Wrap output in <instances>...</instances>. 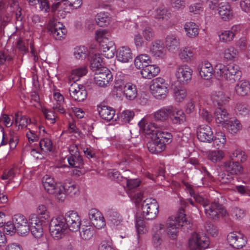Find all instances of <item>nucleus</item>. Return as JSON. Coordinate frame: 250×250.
<instances>
[{
    "label": "nucleus",
    "instance_id": "nucleus-30",
    "mask_svg": "<svg viewBox=\"0 0 250 250\" xmlns=\"http://www.w3.org/2000/svg\"><path fill=\"white\" fill-rule=\"evenodd\" d=\"M189 163L194 166V168L196 169V173L201 174L203 176L201 177V181L199 183H195L194 185L196 187H201L204 185L203 182L204 176H209L210 173L208 171L206 168L199 164L198 161L195 158H190L189 160Z\"/></svg>",
    "mask_w": 250,
    "mask_h": 250
},
{
    "label": "nucleus",
    "instance_id": "nucleus-62",
    "mask_svg": "<svg viewBox=\"0 0 250 250\" xmlns=\"http://www.w3.org/2000/svg\"><path fill=\"white\" fill-rule=\"evenodd\" d=\"M11 7H13L14 10H16V23L18 24L20 26L22 25V16L21 14V8L19 7L17 0H13Z\"/></svg>",
    "mask_w": 250,
    "mask_h": 250
},
{
    "label": "nucleus",
    "instance_id": "nucleus-64",
    "mask_svg": "<svg viewBox=\"0 0 250 250\" xmlns=\"http://www.w3.org/2000/svg\"><path fill=\"white\" fill-rule=\"evenodd\" d=\"M15 124L16 125L21 127V128L26 127L31 123V120L28 119L25 116H21L19 113L15 114Z\"/></svg>",
    "mask_w": 250,
    "mask_h": 250
},
{
    "label": "nucleus",
    "instance_id": "nucleus-35",
    "mask_svg": "<svg viewBox=\"0 0 250 250\" xmlns=\"http://www.w3.org/2000/svg\"><path fill=\"white\" fill-rule=\"evenodd\" d=\"M229 97L221 91H213L210 95V99L214 105L221 106L228 102Z\"/></svg>",
    "mask_w": 250,
    "mask_h": 250
},
{
    "label": "nucleus",
    "instance_id": "nucleus-5",
    "mask_svg": "<svg viewBox=\"0 0 250 250\" xmlns=\"http://www.w3.org/2000/svg\"><path fill=\"white\" fill-rule=\"evenodd\" d=\"M42 184L45 190L52 195L59 201L63 202V185L56 182L50 175H45L42 178Z\"/></svg>",
    "mask_w": 250,
    "mask_h": 250
},
{
    "label": "nucleus",
    "instance_id": "nucleus-33",
    "mask_svg": "<svg viewBox=\"0 0 250 250\" xmlns=\"http://www.w3.org/2000/svg\"><path fill=\"white\" fill-rule=\"evenodd\" d=\"M110 221L112 224L113 229L119 233V236L122 239L127 237L126 233L127 229L126 227L122 223V219L118 217L116 218H110Z\"/></svg>",
    "mask_w": 250,
    "mask_h": 250
},
{
    "label": "nucleus",
    "instance_id": "nucleus-44",
    "mask_svg": "<svg viewBox=\"0 0 250 250\" xmlns=\"http://www.w3.org/2000/svg\"><path fill=\"white\" fill-rule=\"evenodd\" d=\"M98 110L101 118L106 121L111 120L115 115V110L110 107L98 106Z\"/></svg>",
    "mask_w": 250,
    "mask_h": 250
},
{
    "label": "nucleus",
    "instance_id": "nucleus-17",
    "mask_svg": "<svg viewBox=\"0 0 250 250\" xmlns=\"http://www.w3.org/2000/svg\"><path fill=\"white\" fill-rule=\"evenodd\" d=\"M196 134L198 139L204 143H211L214 138L211 128L206 125L198 126L196 129Z\"/></svg>",
    "mask_w": 250,
    "mask_h": 250
},
{
    "label": "nucleus",
    "instance_id": "nucleus-63",
    "mask_svg": "<svg viewBox=\"0 0 250 250\" xmlns=\"http://www.w3.org/2000/svg\"><path fill=\"white\" fill-rule=\"evenodd\" d=\"M37 215L44 220H48L50 217V213L47 207L44 204L39 205L36 208Z\"/></svg>",
    "mask_w": 250,
    "mask_h": 250
},
{
    "label": "nucleus",
    "instance_id": "nucleus-22",
    "mask_svg": "<svg viewBox=\"0 0 250 250\" xmlns=\"http://www.w3.org/2000/svg\"><path fill=\"white\" fill-rule=\"evenodd\" d=\"M223 167L225 171L231 175H238L242 174L243 172V168L239 163L230 159L224 162Z\"/></svg>",
    "mask_w": 250,
    "mask_h": 250
},
{
    "label": "nucleus",
    "instance_id": "nucleus-47",
    "mask_svg": "<svg viewBox=\"0 0 250 250\" xmlns=\"http://www.w3.org/2000/svg\"><path fill=\"white\" fill-rule=\"evenodd\" d=\"M103 59L102 57L101 54L100 53L95 54L90 62V68L91 69L97 72L98 70H101L103 68H106L103 66Z\"/></svg>",
    "mask_w": 250,
    "mask_h": 250
},
{
    "label": "nucleus",
    "instance_id": "nucleus-58",
    "mask_svg": "<svg viewBox=\"0 0 250 250\" xmlns=\"http://www.w3.org/2000/svg\"><path fill=\"white\" fill-rule=\"evenodd\" d=\"M224 58L228 61H234L238 56V51L232 46L225 49L223 53Z\"/></svg>",
    "mask_w": 250,
    "mask_h": 250
},
{
    "label": "nucleus",
    "instance_id": "nucleus-60",
    "mask_svg": "<svg viewBox=\"0 0 250 250\" xmlns=\"http://www.w3.org/2000/svg\"><path fill=\"white\" fill-rule=\"evenodd\" d=\"M229 159L234 161L235 159L238 161H240L241 162H244L246 161L247 156L244 151L240 149H236L234 150L229 156Z\"/></svg>",
    "mask_w": 250,
    "mask_h": 250
},
{
    "label": "nucleus",
    "instance_id": "nucleus-4",
    "mask_svg": "<svg viewBox=\"0 0 250 250\" xmlns=\"http://www.w3.org/2000/svg\"><path fill=\"white\" fill-rule=\"evenodd\" d=\"M184 223L187 224L188 221L184 209L181 208L176 215L169 217L167 221V231L169 237L171 239H175L177 236L180 228Z\"/></svg>",
    "mask_w": 250,
    "mask_h": 250
},
{
    "label": "nucleus",
    "instance_id": "nucleus-43",
    "mask_svg": "<svg viewBox=\"0 0 250 250\" xmlns=\"http://www.w3.org/2000/svg\"><path fill=\"white\" fill-rule=\"evenodd\" d=\"M147 147L149 151L152 153H157L164 151L165 146L163 143L160 142L156 137L151 141L147 144Z\"/></svg>",
    "mask_w": 250,
    "mask_h": 250
},
{
    "label": "nucleus",
    "instance_id": "nucleus-29",
    "mask_svg": "<svg viewBox=\"0 0 250 250\" xmlns=\"http://www.w3.org/2000/svg\"><path fill=\"white\" fill-rule=\"evenodd\" d=\"M160 71L156 64H150L144 66L141 71V74L145 79H150L158 75Z\"/></svg>",
    "mask_w": 250,
    "mask_h": 250
},
{
    "label": "nucleus",
    "instance_id": "nucleus-54",
    "mask_svg": "<svg viewBox=\"0 0 250 250\" xmlns=\"http://www.w3.org/2000/svg\"><path fill=\"white\" fill-rule=\"evenodd\" d=\"M67 161L70 166L80 168L83 165V160L80 153L70 154L67 157Z\"/></svg>",
    "mask_w": 250,
    "mask_h": 250
},
{
    "label": "nucleus",
    "instance_id": "nucleus-49",
    "mask_svg": "<svg viewBox=\"0 0 250 250\" xmlns=\"http://www.w3.org/2000/svg\"><path fill=\"white\" fill-rule=\"evenodd\" d=\"M153 17L158 20H168L171 17V13L164 6L159 7L155 9L152 14Z\"/></svg>",
    "mask_w": 250,
    "mask_h": 250
},
{
    "label": "nucleus",
    "instance_id": "nucleus-37",
    "mask_svg": "<svg viewBox=\"0 0 250 250\" xmlns=\"http://www.w3.org/2000/svg\"><path fill=\"white\" fill-rule=\"evenodd\" d=\"M235 90L239 96L249 95L250 94V83L248 81L241 80L235 85Z\"/></svg>",
    "mask_w": 250,
    "mask_h": 250
},
{
    "label": "nucleus",
    "instance_id": "nucleus-61",
    "mask_svg": "<svg viewBox=\"0 0 250 250\" xmlns=\"http://www.w3.org/2000/svg\"><path fill=\"white\" fill-rule=\"evenodd\" d=\"M160 142L163 143L164 146L169 144L172 140V135L169 132L166 131H159L156 134L155 136Z\"/></svg>",
    "mask_w": 250,
    "mask_h": 250
},
{
    "label": "nucleus",
    "instance_id": "nucleus-26",
    "mask_svg": "<svg viewBox=\"0 0 250 250\" xmlns=\"http://www.w3.org/2000/svg\"><path fill=\"white\" fill-rule=\"evenodd\" d=\"M169 119L173 124L181 125L186 122V118L183 111L171 106Z\"/></svg>",
    "mask_w": 250,
    "mask_h": 250
},
{
    "label": "nucleus",
    "instance_id": "nucleus-15",
    "mask_svg": "<svg viewBox=\"0 0 250 250\" xmlns=\"http://www.w3.org/2000/svg\"><path fill=\"white\" fill-rule=\"evenodd\" d=\"M13 222L17 228V232L20 235L26 236L30 231L29 221L21 214H15L13 218Z\"/></svg>",
    "mask_w": 250,
    "mask_h": 250
},
{
    "label": "nucleus",
    "instance_id": "nucleus-34",
    "mask_svg": "<svg viewBox=\"0 0 250 250\" xmlns=\"http://www.w3.org/2000/svg\"><path fill=\"white\" fill-rule=\"evenodd\" d=\"M100 54L107 59L112 58L116 52V47L113 41L100 45Z\"/></svg>",
    "mask_w": 250,
    "mask_h": 250
},
{
    "label": "nucleus",
    "instance_id": "nucleus-6",
    "mask_svg": "<svg viewBox=\"0 0 250 250\" xmlns=\"http://www.w3.org/2000/svg\"><path fill=\"white\" fill-rule=\"evenodd\" d=\"M209 238L203 233L193 232L188 240V250H202L208 248Z\"/></svg>",
    "mask_w": 250,
    "mask_h": 250
},
{
    "label": "nucleus",
    "instance_id": "nucleus-50",
    "mask_svg": "<svg viewBox=\"0 0 250 250\" xmlns=\"http://www.w3.org/2000/svg\"><path fill=\"white\" fill-rule=\"evenodd\" d=\"M63 189L62 191L64 194L63 201L65 200L66 195L73 197L78 193L79 188L74 184L65 183L63 185Z\"/></svg>",
    "mask_w": 250,
    "mask_h": 250
},
{
    "label": "nucleus",
    "instance_id": "nucleus-10",
    "mask_svg": "<svg viewBox=\"0 0 250 250\" xmlns=\"http://www.w3.org/2000/svg\"><path fill=\"white\" fill-rule=\"evenodd\" d=\"M126 182V191L132 202L138 205L141 202L143 197L142 193L139 190L140 181L137 179H127L125 178Z\"/></svg>",
    "mask_w": 250,
    "mask_h": 250
},
{
    "label": "nucleus",
    "instance_id": "nucleus-27",
    "mask_svg": "<svg viewBox=\"0 0 250 250\" xmlns=\"http://www.w3.org/2000/svg\"><path fill=\"white\" fill-rule=\"evenodd\" d=\"M52 103L54 110L61 114L65 113L64 98L60 93L58 92H54Z\"/></svg>",
    "mask_w": 250,
    "mask_h": 250
},
{
    "label": "nucleus",
    "instance_id": "nucleus-38",
    "mask_svg": "<svg viewBox=\"0 0 250 250\" xmlns=\"http://www.w3.org/2000/svg\"><path fill=\"white\" fill-rule=\"evenodd\" d=\"M139 32H142L145 40L150 42L154 37V32L152 28L146 24L142 23L137 25V28Z\"/></svg>",
    "mask_w": 250,
    "mask_h": 250
},
{
    "label": "nucleus",
    "instance_id": "nucleus-51",
    "mask_svg": "<svg viewBox=\"0 0 250 250\" xmlns=\"http://www.w3.org/2000/svg\"><path fill=\"white\" fill-rule=\"evenodd\" d=\"M87 71V68L85 66L75 68L71 71L70 78L75 83L76 81L79 80L82 77L85 75Z\"/></svg>",
    "mask_w": 250,
    "mask_h": 250
},
{
    "label": "nucleus",
    "instance_id": "nucleus-52",
    "mask_svg": "<svg viewBox=\"0 0 250 250\" xmlns=\"http://www.w3.org/2000/svg\"><path fill=\"white\" fill-rule=\"evenodd\" d=\"M81 237L84 240H89L92 238L94 233L93 227L90 225H83L80 232Z\"/></svg>",
    "mask_w": 250,
    "mask_h": 250
},
{
    "label": "nucleus",
    "instance_id": "nucleus-25",
    "mask_svg": "<svg viewBox=\"0 0 250 250\" xmlns=\"http://www.w3.org/2000/svg\"><path fill=\"white\" fill-rule=\"evenodd\" d=\"M165 44L169 52L175 53L180 46L179 38L175 34H168L166 37Z\"/></svg>",
    "mask_w": 250,
    "mask_h": 250
},
{
    "label": "nucleus",
    "instance_id": "nucleus-46",
    "mask_svg": "<svg viewBox=\"0 0 250 250\" xmlns=\"http://www.w3.org/2000/svg\"><path fill=\"white\" fill-rule=\"evenodd\" d=\"M208 159L213 163L219 162L225 156L224 151L218 149V150H209L207 152Z\"/></svg>",
    "mask_w": 250,
    "mask_h": 250
},
{
    "label": "nucleus",
    "instance_id": "nucleus-20",
    "mask_svg": "<svg viewBox=\"0 0 250 250\" xmlns=\"http://www.w3.org/2000/svg\"><path fill=\"white\" fill-rule=\"evenodd\" d=\"M89 218L95 228L101 229L105 226L106 223L102 213L96 208H92L88 212Z\"/></svg>",
    "mask_w": 250,
    "mask_h": 250
},
{
    "label": "nucleus",
    "instance_id": "nucleus-32",
    "mask_svg": "<svg viewBox=\"0 0 250 250\" xmlns=\"http://www.w3.org/2000/svg\"><path fill=\"white\" fill-rule=\"evenodd\" d=\"M95 39L99 43L100 45L112 41L111 39V33L107 29H100L96 31Z\"/></svg>",
    "mask_w": 250,
    "mask_h": 250
},
{
    "label": "nucleus",
    "instance_id": "nucleus-28",
    "mask_svg": "<svg viewBox=\"0 0 250 250\" xmlns=\"http://www.w3.org/2000/svg\"><path fill=\"white\" fill-rule=\"evenodd\" d=\"M195 50V48L192 46H183L179 49L178 56L182 61L188 62L193 60Z\"/></svg>",
    "mask_w": 250,
    "mask_h": 250
},
{
    "label": "nucleus",
    "instance_id": "nucleus-36",
    "mask_svg": "<svg viewBox=\"0 0 250 250\" xmlns=\"http://www.w3.org/2000/svg\"><path fill=\"white\" fill-rule=\"evenodd\" d=\"M150 53L156 58H162L165 55L164 47L160 41L153 42L150 47Z\"/></svg>",
    "mask_w": 250,
    "mask_h": 250
},
{
    "label": "nucleus",
    "instance_id": "nucleus-23",
    "mask_svg": "<svg viewBox=\"0 0 250 250\" xmlns=\"http://www.w3.org/2000/svg\"><path fill=\"white\" fill-rule=\"evenodd\" d=\"M140 130L147 135H156L158 132L157 125L151 122H148L145 118L142 119L139 123Z\"/></svg>",
    "mask_w": 250,
    "mask_h": 250
},
{
    "label": "nucleus",
    "instance_id": "nucleus-14",
    "mask_svg": "<svg viewBox=\"0 0 250 250\" xmlns=\"http://www.w3.org/2000/svg\"><path fill=\"white\" fill-rule=\"evenodd\" d=\"M113 76L110 71L107 68H103L101 70H98L95 73V83L102 87L108 86L112 81Z\"/></svg>",
    "mask_w": 250,
    "mask_h": 250
},
{
    "label": "nucleus",
    "instance_id": "nucleus-42",
    "mask_svg": "<svg viewBox=\"0 0 250 250\" xmlns=\"http://www.w3.org/2000/svg\"><path fill=\"white\" fill-rule=\"evenodd\" d=\"M171 106L162 107L153 113L155 120L165 122L169 118Z\"/></svg>",
    "mask_w": 250,
    "mask_h": 250
},
{
    "label": "nucleus",
    "instance_id": "nucleus-16",
    "mask_svg": "<svg viewBox=\"0 0 250 250\" xmlns=\"http://www.w3.org/2000/svg\"><path fill=\"white\" fill-rule=\"evenodd\" d=\"M48 30L53 37L58 40H62L65 38L66 29L60 22L51 21L48 24Z\"/></svg>",
    "mask_w": 250,
    "mask_h": 250
},
{
    "label": "nucleus",
    "instance_id": "nucleus-45",
    "mask_svg": "<svg viewBox=\"0 0 250 250\" xmlns=\"http://www.w3.org/2000/svg\"><path fill=\"white\" fill-rule=\"evenodd\" d=\"M184 29L187 36L189 38L196 37L199 33V26L194 22H187L184 25Z\"/></svg>",
    "mask_w": 250,
    "mask_h": 250
},
{
    "label": "nucleus",
    "instance_id": "nucleus-13",
    "mask_svg": "<svg viewBox=\"0 0 250 250\" xmlns=\"http://www.w3.org/2000/svg\"><path fill=\"white\" fill-rule=\"evenodd\" d=\"M192 72L193 71L189 66L187 64H183L176 68L175 76L179 83L185 85L191 80Z\"/></svg>",
    "mask_w": 250,
    "mask_h": 250
},
{
    "label": "nucleus",
    "instance_id": "nucleus-9",
    "mask_svg": "<svg viewBox=\"0 0 250 250\" xmlns=\"http://www.w3.org/2000/svg\"><path fill=\"white\" fill-rule=\"evenodd\" d=\"M82 0H62L61 1L53 2L51 9L53 11H58V15L62 18L65 17L66 12L64 10L66 7L70 9H77L82 4Z\"/></svg>",
    "mask_w": 250,
    "mask_h": 250
},
{
    "label": "nucleus",
    "instance_id": "nucleus-56",
    "mask_svg": "<svg viewBox=\"0 0 250 250\" xmlns=\"http://www.w3.org/2000/svg\"><path fill=\"white\" fill-rule=\"evenodd\" d=\"M39 146L41 151L44 153L50 152L52 149V142L51 140L47 137L41 139Z\"/></svg>",
    "mask_w": 250,
    "mask_h": 250
},
{
    "label": "nucleus",
    "instance_id": "nucleus-57",
    "mask_svg": "<svg viewBox=\"0 0 250 250\" xmlns=\"http://www.w3.org/2000/svg\"><path fill=\"white\" fill-rule=\"evenodd\" d=\"M135 228L138 237L140 235L144 234L148 231L146 222L140 218H138L136 220Z\"/></svg>",
    "mask_w": 250,
    "mask_h": 250
},
{
    "label": "nucleus",
    "instance_id": "nucleus-1",
    "mask_svg": "<svg viewBox=\"0 0 250 250\" xmlns=\"http://www.w3.org/2000/svg\"><path fill=\"white\" fill-rule=\"evenodd\" d=\"M185 189L190 196L193 197L195 201L203 205L207 216L211 219H218L220 217H225L228 213L225 207L218 202L214 201L211 203L199 194L195 193L194 187L188 182H183Z\"/></svg>",
    "mask_w": 250,
    "mask_h": 250
},
{
    "label": "nucleus",
    "instance_id": "nucleus-55",
    "mask_svg": "<svg viewBox=\"0 0 250 250\" xmlns=\"http://www.w3.org/2000/svg\"><path fill=\"white\" fill-rule=\"evenodd\" d=\"M73 54L76 59L84 60L88 55V50L85 46H77L74 49Z\"/></svg>",
    "mask_w": 250,
    "mask_h": 250
},
{
    "label": "nucleus",
    "instance_id": "nucleus-40",
    "mask_svg": "<svg viewBox=\"0 0 250 250\" xmlns=\"http://www.w3.org/2000/svg\"><path fill=\"white\" fill-rule=\"evenodd\" d=\"M151 59L149 55L142 54L138 55L134 59V64L137 69H141L151 63Z\"/></svg>",
    "mask_w": 250,
    "mask_h": 250
},
{
    "label": "nucleus",
    "instance_id": "nucleus-8",
    "mask_svg": "<svg viewBox=\"0 0 250 250\" xmlns=\"http://www.w3.org/2000/svg\"><path fill=\"white\" fill-rule=\"evenodd\" d=\"M67 229L65 219L62 216L53 218L50 223L49 230L52 237L56 240L62 238Z\"/></svg>",
    "mask_w": 250,
    "mask_h": 250
},
{
    "label": "nucleus",
    "instance_id": "nucleus-19",
    "mask_svg": "<svg viewBox=\"0 0 250 250\" xmlns=\"http://www.w3.org/2000/svg\"><path fill=\"white\" fill-rule=\"evenodd\" d=\"M69 91L70 96L75 101L81 102L86 97L87 92L84 86L76 83L71 84Z\"/></svg>",
    "mask_w": 250,
    "mask_h": 250
},
{
    "label": "nucleus",
    "instance_id": "nucleus-31",
    "mask_svg": "<svg viewBox=\"0 0 250 250\" xmlns=\"http://www.w3.org/2000/svg\"><path fill=\"white\" fill-rule=\"evenodd\" d=\"M223 127L226 128L230 133L235 134L242 129V125L239 120L231 118L228 120Z\"/></svg>",
    "mask_w": 250,
    "mask_h": 250
},
{
    "label": "nucleus",
    "instance_id": "nucleus-48",
    "mask_svg": "<svg viewBox=\"0 0 250 250\" xmlns=\"http://www.w3.org/2000/svg\"><path fill=\"white\" fill-rule=\"evenodd\" d=\"M95 20L97 24L99 26H106L110 22V14L107 12H100L96 15Z\"/></svg>",
    "mask_w": 250,
    "mask_h": 250
},
{
    "label": "nucleus",
    "instance_id": "nucleus-53",
    "mask_svg": "<svg viewBox=\"0 0 250 250\" xmlns=\"http://www.w3.org/2000/svg\"><path fill=\"white\" fill-rule=\"evenodd\" d=\"M226 137L223 132H218L215 134L213 139V145L217 149L223 148L226 143Z\"/></svg>",
    "mask_w": 250,
    "mask_h": 250
},
{
    "label": "nucleus",
    "instance_id": "nucleus-2",
    "mask_svg": "<svg viewBox=\"0 0 250 250\" xmlns=\"http://www.w3.org/2000/svg\"><path fill=\"white\" fill-rule=\"evenodd\" d=\"M214 71L217 79L225 80L230 83H234L241 76L239 67L234 64L225 65L218 63L214 66Z\"/></svg>",
    "mask_w": 250,
    "mask_h": 250
},
{
    "label": "nucleus",
    "instance_id": "nucleus-7",
    "mask_svg": "<svg viewBox=\"0 0 250 250\" xmlns=\"http://www.w3.org/2000/svg\"><path fill=\"white\" fill-rule=\"evenodd\" d=\"M149 88L151 94L157 99H165L168 93V84L161 77L153 80Z\"/></svg>",
    "mask_w": 250,
    "mask_h": 250
},
{
    "label": "nucleus",
    "instance_id": "nucleus-3",
    "mask_svg": "<svg viewBox=\"0 0 250 250\" xmlns=\"http://www.w3.org/2000/svg\"><path fill=\"white\" fill-rule=\"evenodd\" d=\"M113 93L117 98L122 99L125 97L127 100L132 101L137 97L138 91L134 84L116 79Z\"/></svg>",
    "mask_w": 250,
    "mask_h": 250
},
{
    "label": "nucleus",
    "instance_id": "nucleus-18",
    "mask_svg": "<svg viewBox=\"0 0 250 250\" xmlns=\"http://www.w3.org/2000/svg\"><path fill=\"white\" fill-rule=\"evenodd\" d=\"M227 240L230 246L236 249L242 248L247 242L246 238L238 231L230 232L227 236Z\"/></svg>",
    "mask_w": 250,
    "mask_h": 250
},
{
    "label": "nucleus",
    "instance_id": "nucleus-11",
    "mask_svg": "<svg viewBox=\"0 0 250 250\" xmlns=\"http://www.w3.org/2000/svg\"><path fill=\"white\" fill-rule=\"evenodd\" d=\"M142 210L143 216L146 219H153L159 212V205L155 199H146L142 203Z\"/></svg>",
    "mask_w": 250,
    "mask_h": 250
},
{
    "label": "nucleus",
    "instance_id": "nucleus-12",
    "mask_svg": "<svg viewBox=\"0 0 250 250\" xmlns=\"http://www.w3.org/2000/svg\"><path fill=\"white\" fill-rule=\"evenodd\" d=\"M67 229L76 232L79 230L81 225V218L78 212L74 210H69L63 217Z\"/></svg>",
    "mask_w": 250,
    "mask_h": 250
},
{
    "label": "nucleus",
    "instance_id": "nucleus-24",
    "mask_svg": "<svg viewBox=\"0 0 250 250\" xmlns=\"http://www.w3.org/2000/svg\"><path fill=\"white\" fill-rule=\"evenodd\" d=\"M116 57L119 62L127 63L132 61L133 54L129 47L124 46L118 49L116 51Z\"/></svg>",
    "mask_w": 250,
    "mask_h": 250
},
{
    "label": "nucleus",
    "instance_id": "nucleus-41",
    "mask_svg": "<svg viewBox=\"0 0 250 250\" xmlns=\"http://www.w3.org/2000/svg\"><path fill=\"white\" fill-rule=\"evenodd\" d=\"M215 121L222 126L229 120V114L227 110L221 107L217 108L214 111Z\"/></svg>",
    "mask_w": 250,
    "mask_h": 250
},
{
    "label": "nucleus",
    "instance_id": "nucleus-39",
    "mask_svg": "<svg viewBox=\"0 0 250 250\" xmlns=\"http://www.w3.org/2000/svg\"><path fill=\"white\" fill-rule=\"evenodd\" d=\"M213 71V68L211 64L208 62L205 61L202 63L199 74L202 78L208 80L211 78Z\"/></svg>",
    "mask_w": 250,
    "mask_h": 250
},
{
    "label": "nucleus",
    "instance_id": "nucleus-59",
    "mask_svg": "<svg viewBox=\"0 0 250 250\" xmlns=\"http://www.w3.org/2000/svg\"><path fill=\"white\" fill-rule=\"evenodd\" d=\"M187 96V90L184 88L175 87L173 89V97L176 102L184 101Z\"/></svg>",
    "mask_w": 250,
    "mask_h": 250
},
{
    "label": "nucleus",
    "instance_id": "nucleus-21",
    "mask_svg": "<svg viewBox=\"0 0 250 250\" xmlns=\"http://www.w3.org/2000/svg\"><path fill=\"white\" fill-rule=\"evenodd\" d=\"M217 11L220 18L223 21H229L233 18V10L228 2L220 3L218 5Z\"/></svg>",
    "mask_w": 250,
    "mask_h": 250
}]
</instances>
